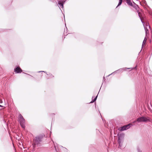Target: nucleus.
Instances as JSON below:
<instances>
[{
	"mask_svg": "<svg viewBox=\"0 0 152 152\" xmlns=\"http://www.w3.org/2000/svg\"><path fill=\"white\" fill-rule=\"evenodd\" d=\"M134 7L135 8V9L137 10V12L138 13V15L139 17L140 18L141 21L143 25L144 26L145 30V36L147 37L148 35L149 34V29H150L151 30V28L148 25V24L147 23H146V24L144 23V22L142 21L141 18L140 14V12H139V11L138 10V9H139V7L136 4L135 5V6H134Z\"/></svg>",
	"mask_w": 152,
	"mask_h": 152,
	"instance_id": "f257e3e1",
	"label": "nucleus"
},
{
	"mask_svg": "<svg viewBox=\"0 0 152 152\" xmlns=\"http://www.w3.org/2000/svg\"><path fill=\"white\" fill-rule=\"evenodd\" d=\"M42 137L38 136L35 137L33 139V146L34 148L39 146H40V142L41 141Z\"/></svg>",
	"mask_w": 152,
	"mask_h": 152,
	"instance_id": "f03ea898",
	"label": "nucleus"
},
{
	"mask_svg": "<svg viewBox=\"0 0 152 152\" xmlns=\"http://www.w3.org/2000/svg\"><path fill=\"white\" fill-rule=\"evenodd\" d=\"M124 134L123 133H121L118 135V142L119 146L120 147L122 145V142L123 140L124 137Z\"/></svg>",
	"mask_w": 152,
	"mask_h": 152,
	"instance_id": "7ed1b4c3",
	"label": "nucleus"
},
{
	"mask_svg": "<svg viewBox=\"0 0 152 152\" xmlns=\"http://www.w3.org/2000/svg\"><path fill=\"white\" fill-rule=\"evenodd\" d=\"M19 120L21 126L23 128L25 127V120L21 114L19 115Z\"/></svg>",
	"mask_w": 152,
	"mask_h": 152,
	"instance_id": "20e7f679",
	"label": "nucleus"
},
{
	"mask_svg": "<svg viewBox=\"0 0 152 152\" xmlns=\"http://www.w3.org/2000/svg\"><path fill=\"white\" fill-rule=\"evenodd\" d=\"M150 120L148 118H146L145 117H141L138 118L137 121L138 122H146L150 121Z\"/></svg>",
	"mask_w": 152,
	"mask_h": 152,
	"instance_id": "39448f33",
	"label": "nucleus"
},
{
	"mask_svg": "<svg viewBox=\"0 0 152 152\" xmlns=\"http://www.w3.org/2000/svg\"><path fill=\"white\" fill-rule=\"evenodd\" d=\"M130 125H131L130 124H129L127 125L124 126L122 127H121L119 129V130L121 131L126 130L129 129L130 127Z\"/></svg>",
	"mask_w": 152,
	"mask_h": 152,
	"instance_id": "423d86ee",
	"label": "nucleus"
},
{
	"mask_svg": "<svg viewBox=\"0 0 152 152\" xmlns=\"http://www.w3.org/2000/svg\"><path fill=\"white\" fill-rule=\"evenodd\" d=\"M22 71V70L19 67H17L14 69V72L17 73H20Z\"/></svg>",
	"mask_w": 152,
	"mask_h": 152,
	"instance_id": "0eeeda50",
	"label": "nucleus"
},
{
	"mask_svg": "<svg viewBox=\"0 0 152 152\" xmlns=\"http://www.w3.org/2000/svg\"><path fill=\"white\" fill-rule=\"evenodd\" d=\"M65 1L64 2L63 1H58V4L60 5V7L63 8V4L64 3Z\"/></svg>",
	"mask_w": 152,
	"mask_h": 152,
	"instance_id": "6e6552de",
	"label": "nucleus"
},
{
	"mask_svg": "<svg viewBox=\"0 0 152 152\" xmlns=\"http://www.w3.org/2000/svg\"><path fill=\"white\" fill-rule=\"evenodd\" d=\"M126 3L129 5L132 6V4L131 1L130 0H126Z\"/></svg>",
	"mask_w": 152,
	"mask_h": 152,
	"instance_id": "1a4fd4ad",
	"label": "nucleus"
},
{
	"mask_svg": "<svg viewBox=\"0 0 152 152\" xmlns=\"http://www.w3.org/2000/svg\"><path fill=\"white\" fill-rule=\"evenodd\" d=\"M146 37H147L146 36H145V38H144V40H143V42H142V47H143L145 45V44L146 43V40H147V39L146 38Z\"/></svg>",
	"mask_w": 152,
	"mask_h": 152,
	"instance_id": "9d476101",
	"label": "nucleus"
},
{
	"mask_svg": "<svg viewBox=\"0 0 152 152\" xmlns=\"http://www.w3.org/2000/svg\"><path fill=\"white\" fill-rule=\"evenodd\" d=\"M97 95L94 98V99L93 100V97H92V101L91 102V103H93L94 102V101H95L96 99H97Z\"/></svg>",
	"mask_w": 152,
	"mask_h": 152,
	"instance_id": "9b49d317",
	"label": "nucleus"
},
{
	"mask_svg": "<svg viewBox=\"0 0 152 152\" xmlns=\"http://www.w3.org/2000/svg\"><path fill=\"white\" fill-rule=\"evenodd\" d=\"M122 0H119V1L118 4L117 6L116 7H117L118 6L120 5L121 4L122 2Z\"/></svg>",
	"mask_w": 152,
	"mask_h": 152,
	"instance_id": "f8f14e48",
	"label": "nucleus"
},
{
	"mask_svg": "<svg viewBox=\"0 0 152 152\" xmlns=\"http://www.w3.org/2000/svg\"><path fill=\"white\" fill-rule=\"evenodd\" d=\"M137 151L138 152H141V151H140L139 149H137Z\"/></svg>",
	"mask_w": 152,
	"mask_h": 152,
	"instance_id": "ddd939ff",
	"label": "nucleus"
},
{
	"mask_svg": "<svg viewBox=\"0 0 152 152\" xmlns=\"http://www.w3.org/2000/svg\"><path fill=\"white\" fill-rule=\"evenodd\" d=\"M44 72V71H39V72Z\"/></svg>",
	"mask_w": 152,
	"mask_h": 152,
	"instance_id": "4468645a",
	"label": "nucleus"
},
{
	"mask_svg": "<svg viewBox=\"0 0 152 152\" xmlns=\"http://www.w3.org/2000/svg\"><path fill=\"white\" fill-rule=\"evenodd\" d=\"M0 107H3V106H2V105H0Z\"/></svg>",
	"mask_w": 152,
	"mask_h": 152,
	"instance_id": "2eb2a0df",
	"label": "nucleus"
}]
</instances>
